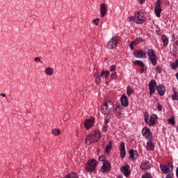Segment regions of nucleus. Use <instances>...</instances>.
Masks as SVG:
<instances>
[{
  "mask_svg": "<svg viewBox=\"0 0 178 178\" xmlns=\"http://www.w3.org/2000/svg\"><path fill=\"white\" fill-rule=\"evenodd\" d=\"M63 120H66V118H63Z\"/></svg>",
  "mask_w": 178,
  "mask_h": 178,
  "instance_id": "nucleus-57",
  "label": "nucleus"
},
{
  "mask_svg": "<svg viewBox=\"0 0 178 178\" xmlns=\"http://www.w3.org/2000/svg\"><path fill=\"white\" fill-rule=\"evenodd\" d=\"M120 170L122 173H123L124 176H125V177H129V176H130V174L131 173V172L130 171V165H129L121 167Z\"/></svg>",
  "mask_w": 178,
  "mask_h": 178,
  "instance_id": "nucleus-10",
  "label": "nucleus"
},
{
  "mask_svg": "<svg viewBox=\"0 0 178 178\" xmlns=\"http://www.w3.org/2000/svg\"><path fill=\"white\" fill-rule=\"evenodd\" d=\"M156 90L158 91V94H159L161 97L165 95V86H163V85H159L157 87Z\"/></svg>",
  "mask_w": 178,
  "mask_h": 178,
  "instance_id": "nucleus-22",
  "label": "nucleus"
},
{
  "mask_svg": "<svg viewBox=\"0 0 178 178\" xmlns=\"http://www.w3.org/2000/svg\"><path fill=\"white\" fill-rule=\"evenodd\" d=\"M150 131L151 130H149L148 127H145L142 130V135L143 136V137H145Z\"/></svg>",
  "mask_w": 178,
  "mask_h": 178,
  "instance_id": "nucleus-27",
  "label": "nucleus"
},
{
  "mask_svg": "<svg viewBox=\"0 0 178 178\" xmlns=\"http://www.w3.org/2000/svg\"><path fill=\"white\" fill-rule=\"evenodd\" d=\"M142 178H152V175H151V173L149 172H146L142 175Z\"/></svg>",
  "mask_w": 178,
  "mask_h": 178,
  "instance_id": "nucleus-37",
  "label": "nucleus"
},
{
  "mask_svg": "<svg viewBox=\"0 0 178 178\" xmlns=\"http://www.w3.org/2000/svg\"><path fill=\"white\" fill-rule=\"evenodd\" d=\"M99 138H101V133L98 130H95L91 134L86 136L85 143L86 145H91L92 143H98Z\"/></svg>",
  "mask_w": 178,
  "mask_h": 178,
  "instance_id": "nucleus-1",
  "label": "nucleus"
},
{
  "mask_svg": "<svg viewBox=\"0 0 178 178\" xmlns=\"http://www.w3.org/2000/svg\"><path fill=\"white\" fill-rule=\"evenodd\" d=\"M129 22H135L137 24H143L146 22L147 18L143 13L138 12L135 14L134 17L131 16L128 18Z\"/></svg>",
  "mask_w": 178,
  "mask_h": 178,
  "instance_id": "nucleus-2",
  "label": "nucleus"
},
{
  "mask_svg": "<svg viewBox=\"0 0 178 178\" xmlns=\"http://www.w3.org/2000/svg\"><path fill=\"white\" fill-rule=\"evenodd\" d=\"M99 161H101L102 162H104V161H106V160H105V156H99Z\"/></svg>",
  "mask_w": 178,
  "mask_h": 178,
  "instance_id": "nucleus-47",
  "label": "nucleus"
},
{
  "mask_svg": "<svg viewBox=\"0 0 178 178\" xmlns=\"http://www.w3.org/2000/svg\"><path fill=\"white\" fill-rule=\"evenodd\" d=\"M45 73L46 74H47V76H51L52 73H54V69L51 67H47L45 70Z\"/></svg>",
  "mask_w": 178,
  "mask_h": 178,
  "instance_id": "nucleus-31",
  "label": "nucleus"
},
{
  "mask_svg": "<svg viewBox=\"0 0 178 178\" xmlns=\"http://www.w3.org/2000/svg\"><path fill=\"white\" fill-rule=\"evenodd\" d=\"M170 67L172 70H176L178 68V60H176L175 63H170Z\"/></svg>",
  "mask_w": 178,
  "mask_h": 178,
  "instance_id": "nucleus-28",
  "label": "nucleus"
},
{
  "mask_svg": "<svg viewBox=\"0 0 178 178\" xmlns=\"http://www.w3.org/2000/svg\"><path fill=\"white\" fill-rule=\"evenodd\" d=\"M111 149H112V142H109L108 145L106 146V148L104 149L105 154L109 155L111 154Z\"/></svg>",
  "mask_w": 178,
  "mask_h": 178,
  "instance_id": "nucleus-23",
  "label": "nucleus"
},
{
  "mask_svg": "<svg viewBox=\"0 0 178 178\" xmlns=\"http://www.w3.org/2000/svg\"><path fill=\"white\" fill-rule=\"evenodd\" d=\"M120 157L124 158L126 156V147L124 146V143H122L120 145Z\"/></svg>",
  "mask_w": 178,
  "mask_h": 178,
  "instance_id": "nucleus-19",
  "label": "nucleus"
},
{
  "mask_svg": "<svg viewBox=\"0 0 178 178\" xmlns=\"http://www.w3.org/2000/svg\"><path fill=\"white\" fill-rule=\"evenodd\" d=\"M35 62H36L37 63H42V61H41V58H40V57H35L34 58Z\"/></svg>",
  "mask_w": 178,
  "mask_h": 178,
  "instance_id": "nucleus-43",
  "label": "nucleus"
},
{
  "mask_svg": "<svg viewBox=\"0 0 178 178\" xmlns=\"http://www.w3.org/2000/svg\"><path fill=\"white\" fill-rule=\"evenodd\" d=\"M121 104L124 108L129 106V99H127V96L123 94L120 97Z\"/></svg>",
  "mask_w": 178,
  "mask_h": 178,
  "instance_id": "nucleus-14",
  "label": "nucleus"
},
{
  "mask_svg": "<svg viewBox=\"0 0 178 178\" xmlns=\"http://www.w3.org/2000/svg\"><path fill=\"white\" fill-rule=\"evenodd\" d=\"M131 49H134V45H130Z\"/></svg>",
  "mask_w": 178,
  "mask_h": 178,
  "instance_id": "nucleus-54",
  "label": "nucleus"
},
{
  "mask_svg": "<svg viewBox=\"0 0 178 178\" xmlns=\"http://www.w3.org/2000/svg\"><path fill=\"white\" fill-rule=\"evenodd\" d=\"M152 166V164L148 160L143 161L140 163V169H142V170H147L148 169H151Z\"/></svg>",
  "mask_w": 178,
  "mask_h": 178,
  "instance_id": "nucleus-11",
  "label": "nucleus"
},
{
  "mask_svg": "<svg viewBox=\"0 0 178 178\" xmlns=\"http://www.w3.org/2000/svg\"><path fill=\"white\" fill-rule=\"evenodd\" d=\"M155 69L156 70V73H158L159 74H161V73H162V67L156 66Z\"/></svg>",
  "mask_w": 178,
  "mask_h": 178,
  "instance_id": "nucleus-40",
  "label": "nucleus"
},
{
  "mask_svg": "<svg viewBox=\"0 0 178 178\" xmlns=\"http://www.w3.org/2000/svg\"><path fill=\"white\" fill-rule=\"evenodd\" d=\"M93 23H94L95 26H98V24H99V18H97V19H94Z\"/></svg>",
  "mask_w": 178,
  "mask_h": 178,
  "instance_id": "nucleus-42",
  "label": "nucleus"
},
{
  "mask_svg": "<svg viewBox=\"0 0 178 178\" xmlns=\"http://www.w3.org/2000/svg\"><path fill=\"white\" fill-rule=\"evenodd\" d=\"M158 120V115L156 114H152L150 116L149 121H148L149 126H154L156 124V120Z\"/></svg>",
  "mask_w": 178,
  "mask_h": 178,
  "instance_id": "nucleus-15",
  "label": "nucleus"
},
{
  "mask_svg": "<svg viewBox=\"0 0 178 178\" xmlns=\"http://www.w3.org/2000/svg\"><path fill=\"white\" fill-rule=\"evenodd\" d=\"M157 110L159 111V112H162V105L161 104H158L157 106Z\"/></svg>",
  "mask_w": 178,
  "mask_h": 178,
  "instance_id": "nucleus-45",
  "label": "nucleus"
},
{
  "mask_svg": "<svg viewBox=\"0 0 178 178\" xmlns=\"http://www.w3.org/2000/svg\"><path fill=\"white\" fill-rule=\"evenodd\" d=\"M102 113L103 115L108 114V110L106 109V106L105 104L102 106Z\"/></svg>",
  "mask_w": 178,
  "mask_h": 178,
  "instance_id": "nucleus-35",
  "label": "nucleus"
},
{
  "mask_svg": "<svg viewBox=\"0 0 178 178\" xmlns=\"http://www.w3.org/2000/svg\"><path fill=\"white\" fill-rule=\"evenodd\" d=\"M160 169L164 175H168V173H170L173 172V163H168L167 165H160Z\"/></svg>",
  "mask_w": 178,
  "mask_h": 178,
  "instance_id": "nucleus-4",
  "label": "nucleus"
},
{
  "mask_svg": "<svg viewBox=\"0 0 178 178\" xmlns=\"http://www.w3.org/2000/svg\"><path fill=\"white\" fill-rule=\"evenodd\" d=\"M111 169H112L111 163L108 160L104 161L103 162V165L101 168V172L102 173H105V172L108 173L111 172Z\"/></svg>",
  "mask_w": 178,
  "mask_h": 178,
  "instance_id": "nucleus-7",
  "label": "nucleus"
},
{
  "mask_svg": "<svg viewBox=\"0 0 178 178\" xmlns=\"http://www.w3.org/2000/svg\"><path fill=\"white\" fill-rule=\"evenodd\" d=\"M52 134H54V136H59L60 131L58 129H54L52 130Z\"/></svg>",
  "mask_w": 178,
  "mask_h": 178,
  "instance_id": "nucleus-36",
  "label": "nucleus"
},
{
  "mask_svg": "<svg viewBox=\"0 0 178 178\" xmlns=\"http://www.w3.org/2000/svg\"><path fill=\"white\" fill-rule=\"evenodd\" d=\"M111 120V117L110 116H106L105 118V121H104V124H108V123H109V121Z\"/></svg>",
  "mask_w": 178,
  "mask_h": 178,
  "instance_id": "nucleus-41",
  "label": "nucleus"
},
{
  "mask_svg": "<svg viewBox=\"0 0 178 178\" xmlns=\"http://www.w3.org/2000/svg\"><path fill=\"white\" fill-rule=\"evenodd\" d=\"M95 77H96V84L97 86H98V84H99V83H101V77H102V76L98 75V74H95Z\"/></svg>",
  "mask_w": 178,
  "mask_h": 178,
  "instance_id": "nucleus-32",
  "label": "nucleus"
},
{
  "mask_svg": "<svg viewBox=\"0 0 178 178\" xmlns=\"http://www.w3.org/2000/svg\"><path fill=\"white\" fill-rule=\"evenodd\" d=\"M147 151H154L155 149V143L154 140H148L146 145Z\"/></svg>",
  "mask_w": 178,
  "mask_h": 178,
  "instance_id": "nucleus-17",
  "label": "nucleus"
},
{
  "mask_svg": "<svg viewBox=\"0 0 178 178\" xmlns=\"http://www.w3.org/2000/svg\"><path fill=\"white\" fill-rule=\"evenodd\" d=\"M103 147H105V142H103Z\"/></svg>",
  "mask_w": 178,
  "mask_h": 178,
  "instance_id": "nucleus-55",
  "label": "nucleus"
},
{
  "mask_svg": "<svg viewBox=\"0 0 178 178\" xmlns=\"http://www.w3.org/2000/svg\"><path fill=\"white\" fill-rule=\"evenodd\" d=\"M144 40L143 38H137L135 40L132 41L130 45H138V44H141Z\"/></svg>",
  "mask_w": 178,
  "mask_h": 178,
  "instance_id": "nucleus-24",
  "label": "nucleus"
},
{
  "mask_svg": "<svg viewBox=\"0 0 178 178\" xmlns=\"http://www.w3.org/2000/svg\"><path fill=\"white\" fill-rule=\"evenodd\" d=\"M144 118H145V122L148 123V120L149 119V115H148V113L147 112L145 113Z\"/></svg>",
  "mask_w": 178,
  "mask_h": 178,
  "instance_id": "nucleus-39",
  "label": "nucleus"
},
{
  "mask_svg": "<svg viewBox=\"0 0 178 178\" xmlns=\"http://www.w3.org/2000/svg\"><path fill=\"white\" fill-rule=\"evenodd\" d=\"M135 63L136 65H138V66H141V67H142V73H143V72H144V66H145L144 65V63L143 61L136 60H135Z\"/></svg>",
  "mask_w": 178,
  "mask_h": 178,
  "instance_id": "nucleus-30",
  "label": "nucleus"
},
{
  "mask_svg": "<svg viewBox=\"0 0 178 178\" xmlns=\"http://www.w3.org/2000/svg\"><path fill=\"white\" fill-rule=\"evenodd\" d=\"M0 97H6V94H5V93H1V94H0Z\"/></svg>",
  "mask_w": 178,
  "mask_h": 178,
  "instance_id": "nucleus-52",
  "label": "nucleus"
},
{
  "mask_svg": "<svg viewBox=\"0 0 178 178\" xmlns=\"http://www.w3.org/2000/svg\"><path fill=\"white\" fill-rule=\"evenodd\" d=\"M116 77H118V73L116 72H113L111 74V79H116Z\"/></svg>",
  "mask_w": 178,
  "mask_h": 178,
  "instance_id": "nucleus-44",
  "label": "nucleus"
},
{
  "mask_svg": "<svg viewBox=\"0 0 178 178\" xmlns=\"http://www.w3.org/2000/svg\"><path fill=\"white\" fill-rule=\"evenodd\" d=\"M118 44H119L118 36H113L108 42V45H118Z\"/></svg>",
  "mask_w": 178,
  "mask_h": 178,
  "instance_id": "nucleus-20",
  "label": "nucleus"
},
{
  "mask_svg": "<svg viewBox=\"0 0 178 178\" xmlns=\"http://www.w3.org/2000/svg\"><path fill=\"white\" fill-rule=\"evenodd\" d=\"M108 49H112L115 48V46L108 45Z\"/></svg>",
  "mask_w": 178,
  "mask_h": 178,
  "instance_id": "nucleus-50",
  "label": "nucleus"
},
{
  "mask_svg": "<svg viewBox=\"0 0 178 178\" xmlns=\"http://www.w3.org/2000/svg\"><path fill=\"white\" fill-rule=\"evenodd\" d=\"M101 76L106 79V80H107V79H109V71H105V70H102L101 72Z\"/></svg>",
  "mask_w": 178,
  "mask_h": 178,
  "instance_id": "nucleus-25",
  "label": "nucleus"
},
{
  "mask_svg": "<svg viewBox=\"0 0 178 178\" xmlns=\"http://www.w3.org/2000/svg\"><path fill=\"white\" fill-rule=\"evenodd\" d=\"M122 106L120 104H116L115 107V114L117 116H120V115H122Z\"/></svg>",
  "mask_w": 178,
  "mask_h": 178,
  "instance_id": "nucleus-21",
  "label": "nucleus"
},
{
  "mask_svg": "<svg viewBox=\"0 0 178 178\" xmlns=\"http://www.w3.org/2000/svg\"><path fill=\"white\" fill-rule=\"evenodd\" d=\"M176 49H177V47L174 46L173 52H175V54H176L177 52V51H176Z\"/></svg>",
  "mask_w": 178,
  "mask_h": 178,
  "instance_id": "nucleus-49",
  "label": "nucleus"
},
{
  "mask_svg": "<svg viewBox=\"0 0 178 178\" xmlns=\"http://www.w3.org/2000/svg\"><path fill=\"white\" fill-rule=\"evenodd\" d=\"M100 16L101 17H104L105 15H106L107 12H108V8H106V4L102 3L100 4Z\"/></svg>",
  "mask_w": 178,
  "mask_h": 178,
  "instance_id": "nucleus-13",
  "label": "nucleus"
},
{
  "mask_svg": "<svg viewBox=\"0 0 178 178\" xmlns=\"http://www.w3.org/2000/svg\"><path fill=\"white\" fill-rule=\"evenodd\" d=\"M168 123L172 124V126H175L176 124V122L175 121V117L172 116L170 119H168Z\"/></svg>",
  "mask_w": 178,
  "mask_h": 178,
  "instance_id": "nucleus-33",
  "label": "nucleus"
},
{
  "mask_svg": "<svg viewBox=\"0 0 178 178\" xmlns=\"http://www.w3.org/2000/svg\"><path fill=\"white\" fill-rule=\"evenodd\" d=\"M161 3H162V1L157 0L154 3V13L156 17H161V13H162V8H161Z\"/></svg>",
  "mask_w": 178,
  "mask_h": 178,
  "instance_id": "nucleus-6",
  "label": "nucleus"
},
{
  "mask_svg": "<svg viewBox=\"0 0 178 178\" xmlns=\"http://www.w3.org/2000/svg\"><path fill=\"white\" fill-rule=\"evenodd\" d=\"M95 168H97V161L95 159L88 161V163L86 165L87 172H94Z\"/></svg>",
  "mask_w": 178,
  "mask_h": 178,
  "instance_id": "nucleus-5",
  "label": "nucleus"
},
{
  "mask_svg": "<svg viewBox=\"0 0 178 178\" xmlns=\"http://www.w3.org/2000/svg\"><path fill=\"white\" fill-rule=\"evenodd\" d=\"M134 90L133 88H131V86H127V94L129 97L131 96V94H133L134 92Z\"/></svg>",
  "mask_w": 178,
  "mask_h": 178,
  "instance_id": "nucleus-29",
  "label": "nucleus"
},
{
  "mask_svg": "<svg viewBox=\"0 0 178 178\" xmlns=\"http://www.w3.org/2000/svg\"><path fill=\"white\" fill-rule=\"evenodd\" d=\"M176 176L178 178V166H177V168L176 169Z\"/></svg>",
  "mask_w": 178,
  "mask_h": 178,
  "instance_id": "nucleus-53",
  "label": "nucleus"
},
{
  "mask_svg": "<svg viewBox=\"0 0 178 178\" xmlns=\"http://www.w3.org/2000/svg\"><path fill=\"white\" fill-rule=\"evenodd\" d=\"M102 131L104 133H106V131H108V127H106V125H104L103 127H102Z\"/></svg>",
  "mask_w": 178,
  "mask_h": 178,
  "instance_id": "nucleus-46",
  "label": "nucleus"
},
{
  "mask_svg": "<svg viewBox=\"0 0 178 178\" xmlns=\"http://www.w3.org/2000/svg\"><path fill=\"white\" fill-rule=\"evenodd\" d=\"M129 156L131 161H136L138 158V152L137 150L131 149L129 150Z\"/></svg>",
  "mask_w": 178,
  "mask_h": 178,
  "instance_id": "nucleus-16",
  "label": "nucleus"
},
{
  "mask_svg": "<svg viewBox=\"0 0 178 178\" xmlns=\"http://www.w3.org/2000/svg\"><path fill=\"white\" fill-rule=\"evenodd\" d=\"M147 56L152 65H153V66H156V63H158V57H156V54H155L154 50L149 49L147 51Z\"/></svg>",
  "mask_w": 178,
  "mask_h": 178,
  "instance_id": "nucleus-3",
  "label": "nucleus"
},
{
  "mask_svg": "<svg viewBox=\"0 0 178 178\" xmlns=\"http://www.w3.org/2000/svg\"><path fill=\"white\" fill-rule=\"evenodd\" d=\"M104 105H106V108L107 109V114L109 115L112 112V109L113 108V103L111 101H108L106 103H104Z\"/></svg>",
  "mask_w": 178,
  "mask_h": 178,
  "instance_id": "nucleus-18",
  "label": "nucleus"
},
{
  "mask_svg": "<svg viewBox=\"0 0 178 178\" xmlns=\"http://www.w3.org/2000/svg\"><path fill=\"white\" fill-rule=\"evenodd\" d=\"M149 90L150 95H152V94H155V91H156V81H155V79H152L149 81Z\"/></svg>",
  "mask_w": 178,
  "mask_h": 178,
  "instance_id": "nucleus-9",
  "label": "nucleus"
},
{
  "mask_svg": "<svg viewBox=\"0 0 178 178\" xmlns=\"http://www.w3.org/2000/svg\"><path fill=\"white\" fill-rule=\"evenodd\" d=\"M172 100L173 101H178V92H175L173 95H172Z\"/></svg>",
  "mask_w": 178,
  "mask_h": 178,
  "instance_id": "nucleus-38",
  "label": "nucleus"
},
{
  "mask_svg": "<svg viewBox=\"0 0 178 178\" xmlns=\"http://www.w3.org/2000/svg\"><path fill=\"white\" fill-rule=\"evenodd\" d=\"M95 124V118L91 117L90 119H88L84 122V127L86 130H90L92 126Z\"/></svg>",
  "mask_w": 178,
  "mask_h": 178,
  "instance_id": "nucleus-8",
  "label": "nucleus"
},
{
  "mask_svg": "<svg viewBox=\"0 0 178 178\" xmlns=\"http://www.w3.org/2000/svg\"><path fill=\"white\" fill-rule=\"evenodd\" d=\"M152 137H153L152 132H151L150 131V132L148 133L147 135L145 136V138L146 140H147V141H151L152 140Z\"/></svg>",
  "mask_w": 178,
  "mask_h": 178,
  "instance_id": "nucleus-34",
  "label": "nucleus"
},
{
  "mask_svg": "<svg viewBox=\"0 0 178 178\" xmlns=\"http://www.w3.org/2000/svg\"><path fill=\"white\" fill-rule=\"evenodd\" d=\"M144 2H145V0H139V3H140V5L144 3Z\"/></svg>",
  "mask_w": 178,
  "mask_h": 178,
  "instance_id": "nucleus-51",
  "label": "nucleus"
},
{
  "mask_svg": "<svg viewBox=\"0 0 178 178\" xmlns=\"http://www.w3.org/2000/svg\"><path fill=\"white\" fill-rule=\"evenodd\" d=\"M134 56L135 58H142V59H144V58H147V53L143 50H135L134 51Z\"/></svg>",
  "mask_w": 178,
  "mask_h": 178,
  "instance_id": "nucleus-12",
  "label": "nucleus"
},
{
  "mask_svg": "<svg viewBox=\"0 0 178 178\" xmlns=\"http://www.w3.org/2000/svg\"><path fill=\"white\" fill-rule=\"evenodd\" d=\"M177 133H178V126H177Z\"/></svg>",
  "mask_w": 178,
  "mask_h": 178,
  "instance_id": "nucleus-56",
  "label": "nucleus"
},
{
  "mask_svg": "<svg viewBox=\"0 0 178 178\" xmlns=\"http://www.w3.org/2000/svg\"><path fill=\"white\" fill-rule=\"evenodd\" d=\"M115 69H116V67L115 65H111L110 67V71L111 72H115Z\"/></svg>",
  "mask_w": 178,
  "mask_h": 178,
  "instance_id": "nucleus-48",
  "label": "nucleus"
},
{
  "mask_svg": "<svg viewBox=\"0 0 178 178\" xmlns=\"http://www.w3.org/2000/svg\"><path fill=\"white\" fill-rule=\"evenodd\" d=\"M161 40L164 45H168V44H169V39H168V36H166L165 35H162Z\"/></svg>",
  "mask_w": 178,
  "mask_h": 178,
  "instance_id": "nucleus-26",
  "label": "nucleus"
}]
</instances>
